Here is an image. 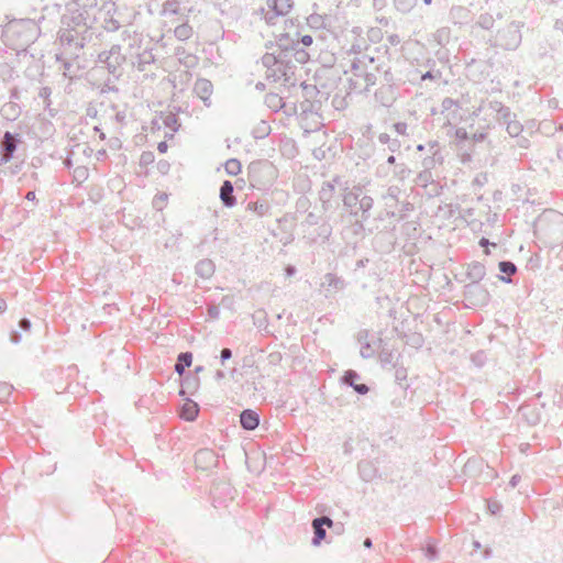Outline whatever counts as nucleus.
Segmentation results:
<instances>
[{"label":"nucleus","mask_w":563,"mask_h":563,"mask_svg":"<svg viewBox=\"0 0 563 563\" xmlns=\"http://www.w3.org/2000/svg\"><path fill=\"white\" fill-rule=\"evenodd\" d=\"M195 465L201 471H209L217 465V455L211 450H200L195 455Z\"/></svg>","instance_id":"nucleus-1"},{"label":"nucleus","mask_w":563,"mask_h":563,"mask_svg":"<svg viewBox=\"0 0 563 563\" xmlns=\"http://www.w3.org/2000/svg\"><path fill=\"white\" fill-rule=\"evenodd\" d=\"M333 522L330 518L328 517H321V518H317L312 521V527H313V530H314V538H313V543L314 544H320V542L325 538V530L323 529V526H327V527H332Z\"/></svg>","instance_id":"nucleus-2"},{"label":"nucleus","mask_w":563,"mask_h":563,"mask_svg":"<svg viewBox=\"0 0 563 563\" xmlns=\"http://www.w3.org/2000/svg\"><path fill=\"white\" fill-rule=\"evenodd\" d=\"M1 145L3 150L2 162L7 163L10 161L12 153L16 148V139L10 132H5Z\"/></svg>","instance_id":"nucleus-3"},{"label":"nucleus","mask_w":563,"mask_h":563,"mask_svg":"<svg viewBox=\"0 0 563 563\" xmlns=\"http://www.w3.org/2000/svg\"><path fill=\"white\" fill-rule=\"evenodd\" d=\"M240 422L246 430H254L260 423L258 415L253 410H244L240 416Z\"/></svg>","instance_id":"nucleus-4"},{"label":"nucleus","mask_w":563,"mask_h":563,"mask_svg":"<svg viewBox=\"0 0 563 563\" xmlns=\"http://www.w3.org/2000/svg\"><path fill=\"white\" fill-rule=\"evenodd\" d=\"M343 380L345 384H349L354 388L358 394H366L368 391V387L365 384H358V375L354 371H346L343 376Z\"/></svg>","instance_id":"nucleus-5"},{"label":"nucleus","mask_w":563,"mask_h":563,"mask_svg":"<svg viewBox=\"0 0 563 563\" xmlns=\"http://www.w3.org/2000/svg\"><path fill=\"white\" fill-rule=\"evenodd\" d=\"M198 413V405L190 399H187L181 406L180 417L187 421H194L197 418Z\"/></svg>","instance_id":"nucleus-6"},{"label":"nucleus","mask_w":563,"mask_h":563,"mask_svg":"<svg viewBox=\"0 0 563 563\" xmlns=\"http://www.w3.org/2000/svg\"><path fill=\"white\" fill-rule=\"evenodd\" d=\"M220 198L227 207H233L235 205V198L233 196V186L230 181H224L220 189Z\"/></svg>","instance_id":"nucleus-7"},{"label":"nucleus","mask_w":563,"mask_h":563,"mask_svg":"<svg viewBox=\"0 0 563 563\" xmlns=\"http://www.w3.org/2000/svg\"><path fill=\"white\" fill-rule=\"evenodd\" d=\"M191 362H192V354L191 353H181L179 356H178V362L177 364L175 365V371L181 375L185 371V367H189L191 365Z\"/></svg>","instance_id":"nucleus-8"},{"label":"nucleus","mask_w":563,"mask_h":563,"mask_svg":"<svg viewBox=\"0 0 563 563\" xmlns=\"http://www.w3.org/2000/svg\"><path fill=\"white\" fill-rule=\"evenodd\" d=\"M174 33L177 38L185 41L191 36L192 27L189 24L185 23V24L178 25L175 29Z\"/></svg>","instance_id":"nucleus-9"},{"label":"nucleus","mask_w":563,"mask_h":563,"mask_svg":"<svg viewBox=\"0 0 563 563\" xmlns=\"http://www.w3.org/2000/svg\"><path fill=\"white\" fill-rule=\"evenodd\" d=\"M224 168L229 175L235 176L241 172V163L238 159L231 158L225 162Z\"/></svg>","instance_id":"nucleus-10"},{"label":"nucleus","mask_w":563,"mask_h":563,"mask_svg":"<svg viewBox=\"0 0 563 563\" xmlns=\"http://www.w3.org/2000/svg\"><path fill=\"white\" fill-rule=\"evenodd\" d=\"M247 209L257 213L258 216H264L266 210H267V206L263 202H250L247 205Z\"/></svg>","instance_id":"nucleus-11"},{"label":"nucleus","mask_w":563,"mask_h":563,"mask_svg":"<svg viewBox=\"0 0 563 563\" xmlns=\"http://www.w3.org/2000/svg\"><path fill=\"white\" fill-rule=\"evenodd\" d=\"M499 267H500V271L508 274V275H511L516 272V267L512 263L510 262H501L499 264Z\"/></svg>","instance_id":"nucleus-12"},{"label":"nucleus","mask_w":563,"mask_h":563,"mask_svg":"<svg viewBox=\"0 0 563 563\" xmlns=\"http://www.w3.org/2000/svg\"><path fill=\"white\" fill-rule=\"evenodd\" d=\"M231 357V351L229 349H223L221 351L222 361L229 360Z\"/></svg>","instance_id":"nucleus-13"},{"label":"nucleus","mask_w":563,"mask_h":563,"mask_svg":"<svg viewBox=\"0 0 563 563\" xmlns=\"http://www.w3.org/2000/svg\"><path fill=\"white\" fill-rule=\"evenodd\" d=\"M303 45L309 46L312 44V37L310 35H305L301 38Z\"/></svg>","instance_id":"nucleus-14"},{"label":"nucleus","mask_w":563,"mask_h":563,"mask_svg":"<svg viewBox=\"0 0 563 563\" xmlns=\"http://www.w3.org/2000/svg\"><path fill=\"white\" fill-rule=\"evenodd\" d=\"M25 198L30 201H34L35 200V192L34 191H29L25 196Z\"/></svg>","instance_id":"nucleus-15"},{"label":"nucleus","mask_w":563,"mask_h":563,"mask_svg":"<svg viewBox=\"0 0 563 563\" xmlns=\"http://www.w3.org/2000/svg\"><path fill=\"white\" fill-rule=\"evenodd\" d=\"M158 150H159V152H161V153L166 152V150H167V144H166L165 142L159 143V144H158Z\"/></svg>","instance_id":"nucleus-16"},{"label":"nucleus","mask_w":563,"mask_h":563,"mask_svg":"<svg viewBox=\"0 0 563 563\" xmlns=\"http://www.w3.org/2000/svg\"><path fill=\"white\" fill-rule=\"evenodd\" d=\"M7 308V302L4 299L0 298V312L4 311Z\"/></svg>","instance_id":"nucleus-17"},{"label":"nucleus","mask_w":563,"mask_h":563,"mask_svg":"<svg viewBox=\"0 0 563 563\" xmlns=\"http://www.w3.org/2000/svg\"><path fill=\"white\" fill-rule=\"evenodd\" d=\"M21 327L24 328V329H29V327H30L29 321L27 320H22L21 321Z\"/></svg>","instance_id":"nucleus-18"},{"label":"nucleus","mask_w":563,"mask_h":563,"mask_svg":"<svg viewBox=\"0 0 563 563\" xmlns=\"http://www.w3.org/2000/svg\"><path fill=\"white\" fill-rule=\"evenodd\" d=\"M364 545L367 548H371L372 547L371 540L369 539L365 540Z\"/></svg>","instance_id":"nucleus-19"},{"label":"nucleus","mask_w":563,"mask_h":563,"mask_svg":"<svg viewBox=\"0 0 563 563\" xmlns=\"http://www.w3.org/2000/svg\"><path fill=\"white\" fill-rule=\"evenodd\" d=\"M394 162H395V157H394V156H390V157L388 158V163H391V164H393Z\"/></svg>","instance_id":"nucleus-20"},{"label":"nucleus","mask_w":563,"mask_h":563,"mask_svg":"<svg viewBox=\"0 0 563 563\" xmlns=\"http://www.w3.org/2000/svg\"><path fill=\"white\" fill-rule=\"evenodd\" d=\"M424 2H426L427 4H430V3H431V0H424Z\"/></svg>","instance_id":"nucleus-21"}]
</instances>
